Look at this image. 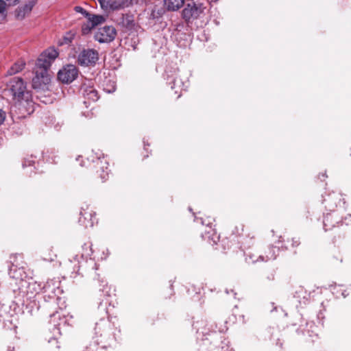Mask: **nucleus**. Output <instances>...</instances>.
<instances>
[{"mask_svg":"<svg viewBox=\"0 0 351 351\" xmlns=\"http://www.w3.org/2000/svg\"><path fill=\"white\" fill-rule=\"evenodd\" d=\"M108 176V171L102 170V173H101L100 176L102 180H106Z\"/></svg>","mask_w":351,"mask_h":351,"instance_id":"nucleus-26","label":"nucleus"},{"mask_svg":"<svg viewBox=\"0 0 351 351\" xmlns=\"http://www.w3.org/2000/svg\"><path fill=\"white\" fill-rule=\"evenodd\" d=\"M84 97L93 101H97L99 98L97 92L95 89H94V90H92V92H87Z\"/></svg>","mask_w":351,"mask_h":351,"instance_id":"nucleus-18","label":"nucleus"},{"mask_svg":"<svg viewBox=\"0 0 351 351\" xmlns=\"http://www.w3.org/2000/svg\"><path fill=\"white\" fill-rule=\"evenodd\" d=\"M93 28L90 25V23L88 21L87 24H84L82 27V31L84 34H86L90 32V31Z\"/></svg>","mask_w":351,"mask_h":351,"instance_id":"nucleus-21","label":"nucleus"},{"mask_svg":"<svg viewBox=\"0 0 351 351\" xmlns=\"http://www.w3.org/2000/svg\"><path fill=\"white\" fill-rule=\"evenodd\" d=\"M114 90H115L114 86H112V90H107V91H108V93H110V92L114 91Z\"/></svg>","mask_w":351,"mask_h":351,"instance_id":"nucleus-29","label":"nucleus"},{"mask_svg":"<svg viewBox=\"0 0 351 351\" xmlns=\"http://www.w3.org/2000/svg\"><path fill=\"white\" fill-rule=\"evenodd\" d=\"M94 87L93 86V82L90 81H88V83H84L81 88V90L82 91L84 97L86 96V94L87 92H92V90H94Z\"/></svg>","mask_w":351,"mask_h":351,"instance_id":"nucleus-17","label":"nucleus"},{"mask_svg":"<svg viewBox=\"0 0 351 351\" xmlns=\"http://www.w3.org/2000/svg\"><path fill=\"white\" fill-rule=\"evenodd\" d=\"M58 56V52L54 48H48L39 56L34 68L35 76L32 79L34 89H44L50 82L49 69Z\"/></svg>","mask_w":351,"mask_h":351,"instance_id":"nucleus-2","label":"nucleus"},{"mask_svg":"<svg viewBox=\"0 0 351 351\" xmlns=\"http://www.w3.org/2000/svg\"><path fill=\"white\" fill-rule=\"evenodd\" d=\"M134 0H97L101 8L106 12L118 10L129 7Z\"/></svg>","mask_w":351,"mask_h":351,"instance_id":"nucleus-6","label":"nucleus"},{"mask_svg":"<svg viewBox=\"0 0 351 351\" xmlns=\"http://www.w3.org/2000/svg\"><path fill=\"white\" fill-rule=\"evenodd\" d=\"M116 36V29L112 25H106L98 29L95 39L100 43H108L113 41Z\"/></svg>","mask_w":351,"mask_h":351,"instance_id":"nucleus-5","label":"nucleus"},{"mask_svg":"<svg viewBox=\"0 0 351 351\" xmlns=\"http://www.w3.org/2000/svg\"><path fill=\"white\" fill-rule=\"evenodd\" d=\"M6 6V3L3 0H0V16H5Z\"/></svg>","mask_w":351,"mask_h":351,"instance_id":"nucleus-20","label":"nucleus"},{"mask_svg":"<svg viewBox=\"0 0 351 351\" xmlns=\"http://www.w3.org/2000/svg\"><path fill=\"white\" fill-rule=\"evenodd\" d=\"M78 75V69L73 64H68L58 73V78L65 84L71 83Z\"/></svg>","mask_w":351,"mask_h":351,"instance_id":"nucleus-8","label":"nucleus"},{"mask_svg":"<svg viewBox=\"0 0 351 351\" xmlns=\"http://www.w3.org/2000/svg\"><path fill=\"white\" fill-rule=\"evenodd\" d=\"M93 215L94 214L92 212H81L79 222L86 228L92 227L95 223Z\"/></svg>","mask_w":351,"mask_h":351,"instance_id":"nucleus-12","label":"nucleus"},{"mask_svg":"<svg viewBox=\"0 0 351 351\" xmlns=\"http://www.w3.org/2000/svg\"><path fill=\"white\" fill-rule=\"evenodd\" d=\"M25 66V62L22 60L16 62L11 68L8 71V75H14L23 70Z\"/></svg>","mask_w":351,"mask_h":351,"instance_id":"nucleus-15","label":"nucleus"},{"mask_svg":"<svg viewBox=\"0 0 351 351\" xmlns=\"http://www.w3.org/2000/svg\"><path fill=\"white\" fill-rule=\"evenodd\" d=\"M268 279L269 280H274V274H271V276H269Z\"/></svg>","mask_w":351,"mask_h":351,"instance_id":"nucleus-28","label":"nucleus"},{"mask_svg":"<svg viewBox=\"0 0 351 351\" xmlns=\"http://www.w3.org/2000/svg\"><path fill=\"white\" fill-rule=\"evenodd\" d=\"M205 7L202 3L191 1L187 3L182 12V18L186 21L197 19L204 12Z\"/></svg>","mask_w":351,"mask_h":351,"instance_id":"nucleus-4","label":"nucleus"},{"mask_svg":"<svg viewBox=\"0 0 351 351\" xmlns=\"http://www.w3.org/2000/svg\"><path fill=\"white\" fill-rule=\"evenodd\" d=\"M34 4V1H29L23 6L19 7L15 11L16 19L19 20L23 19L27 14L30 13Z\"/></svg>","mask_w":351,"mask_h":351,"instance_id":"nucleus-10","label":"nucleus"},{"mask_svg":"<svg viewBox=\"0 0 351 351\" xmlns=\"http://www.w3.org/2000/svg\"><path fill=\"white\" fill-rule=\"evenodd\" d=\"M5 119V112L0 109V125L2 124Z\"/></svg>","mask_w":351,"mask_h":351,"instance_id":"nucleus-25","label":"nucleus"},{"mask_svg":"<svg viewBox=\"0 0 351 351\" xmlns=\"http://www.w3.org/2000/svg\"><path fill=\"white\" fill-rule=\"evenodd\" d=\"M168 84L171 86V89H175V93H178L179 89H182L184 83L180 79V76L178 73H175L171 76L168 77Z\"/></svg>","mask_w":351,"mask_h":351,"instance_id":"nucleus-9","label":"nucleus"},{"mask_svg":"<svg viewBox=\"0 0 351 351\" xmlns=\"http://www.w3.org/2000/svg\"><path fill=\"white\" fill-rule=\"evenodd\" d=\"M74 10L77 12H79V13H82V14H84L86 17L89 16V13L87 12L84 8H82V7L80 6H75Z\"/></svg>","mask_w":351,"mask_h":351,"instance_id":"nucleus-23","label":"nucleus"},{"mask_svg":"<svg viewBox=\"0 0 351 351\" xmlns=\"http://www.w3.org/2000/svg\"><path fill=\"white\" fill-rule=\"evenodd\" d=\"M163 12L164 11L162 9L158 10H154L152 12V16L154 19L158 18L163 14Z\"/></svg>","mask_w":351,"mask_h":351,"instance_id":"nucleus-22","label":"nucleus"},{"mask_svg":"<svg viewBox=\"0 0 351 351\" xmlns=\"http://www.w3.org/2000/svg\"><path fill=\"white\" fill-rule=\"evenodd\" d=\"M165 5L169 11H176L184 4V0H164Z\"/></svg>","mask_w":351,"mask_h":351,"instance_id":"nucleus-13","label":"nucleus"},{"mask_svg":"<svg viewBox=\"0 0 351 351\" xmlns=\"http://www.w3.org/2000/svg\"><path fill=\"white\" fill-rule=\"evenodd\" d=\"M34 163V161L33 160H29V159H25L23 163V167H30L32 166L33 164Z\"/></svg>","mask_w":351,"mask_h":351,"instance_id":"nucleus-24","label":"nucleus"},{"mask_svg":"<svg viewBox=\"0 0 351 351\" xmlns=\"http://www.w3.org/2000/svg\"><path fill=\"white\" fill-rule=\"evenodd\" d=\"M10 90L15 101L14 105L12 107V111L19 109L21 117H25L26 114H29L34 111L32 95L27 90L26 85L21 78L12 79L10 82Z\"/></svg>","mask_w":351,"mask_h":351,"instance_id":"nucleus-3","label":"nucleus"},{"mask_svg":"<svg viewBox=\"0 0 351 351\" xmlns=\"http://www.w3.org/2000/svg\"><path fill=\"white\" fill-rule=\"evenodd\" d=\"M58 56V52L54 48H48L39 56L34 68L35 76L32 79L34 89H44L50 82L49 69Z\"/></svg>","mask_w":351,"mask_h":351,"instance_id":"nucleus-1","label":"nucleus"},{"mask_svg":"<svg viewBox=\"0 0 351 351\" xmlns=\"http://www.w3.org/2000/svg\"><path fill=\"white\" fill-rule=\"evenodd\" d=\"M9 2V5H15L19 2V0H6Z\"/></svg>","mask_w":351,"mask_h":351,"instance_id":"nucleus-27","label":"nucleus"},{"mask_svg":"<svg viewBox=\"0 0 351 351\" xmlns=\"http://www.w3.org/2000/svg\"><path fill=\"white\" fill-rule=\"evenodd\" d=\"M121 19L122 21H121L120 23H121L123 26H129L132 24L133 21L132 16L129 15H123Z\"/></svg>","mask_w":351,"mask_h":351,"instance_id":"nucleus-19","label":"nucleus"},{"mask_svg":"<svg viewBox=\"0 0 351 351\" xmlns=\"http://www.w3.org/2000/svg\"><path fill=\"white\" fill-rule=\"evenodd\" d=\"M276 249L274 247H271L269 249V254L265 256L263 255H260L257 259H254V255H249L248 258H246V261L248 263H254L258 261H267L269 260L275 259L276 255L275 254Z\"/></svg>","mask_w":351,"mask_h":351,"instance_id":"nucleus-11","label":"nucleus"},{"mask_svg":"<svg viewBox=\"0 0 351 351\" xmlns=\"http://www.w3.org/2000/svg\"><path fill=\"white\" fill-rule=\"evenodd\" d=\"M16 267H17L16 266H15L14 264H12V265L11 266V267L10 268V270H9V275L10 276V277H12L13 278L19 279L22 277L21 276L22 270L21 269H19L17 270Z\"/></svg>","mask_w":351,"mask_h":351,"instance_id":"nucleus-16","label":"nucleus"},{"mask_svg":"<svg viewBox=\"0 0 351 351\" xmlns=\"http://www.w3.org/2000/svg\"><path fill=\"white\" fill-rule=\"evenodd\" d=\"M342 295H343V298L346 297V295L344 293V292H342Z\"/></svg>","mask_w":351,"mask_h":351,"instance_id":"nucleus-30","label":"nucleus"},{"mask_svg":"<svg viewBox=\"0 0 351 351\" xmlns=\"http://www.w3.org/2000/svg\"><path fill=\"white\" fill-rule=\"evenodd\" d=\"M88 21L90 23L92 27H95L96 25L102 23L105 21V18L101 15H91L86 16Z\"/></svg>","mask_w":351,"mask_h":351,"instance_id":"nucleus-14","label":"nucleus"},{"mask_svg":"<svg viewBox=\"0 0 351 351\" xmlns=\"http://www.w3.org/2000/svg\"><path fill=\"white\" fill-rule=\"evenodd\" d=\"M99 59V54L94 49H84L78 56L77 62L81 66H93L95 65Z\"/></svg>","mask_w":351,"mask_h":351,"instance_id":"nucleus-7","label":"nucleus"},{"mask_svg":"<svg viewBox=\"0 0 351 351\" xmlns=\"http://www.w3.org/2000/svg\"><path fill=\"white\" fill-rule=\"evenodd\" d=\"M293 245H298V241L294 242V244H293Z\"/></svg>","mask_w":351,"mask_h":351,"instance_id":"nucleus-31","label":"nucleus"}]
</instances>
